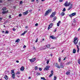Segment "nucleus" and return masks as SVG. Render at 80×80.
Wrapping results in <instances>:
<instances>
[{
  "label": "nucleus",
  "mask_w": 80,
  "mask_h": 80,
  "mask_svg": "<svg viewBox=\"0 0 80 80\" xmlns=\"http://www.w3.org/2000/svg\"><path fill=\"white\" fill-rule=\"evenodd\" d=\"M9 18H12V17H11V15H9Z\"/></svg>",
  "instance_id": "obj_55"
},
{
  "label": "nucleus",
  "mask_w": 80,
  "mask_h": 80,
  "mask_svg": "<svg viewBox=\"0 0 80 80\" xmlns=\"http://www.w3.org/2000/svg\"><path fill=\"white\" fill-rule=\"evenodd\" d=\"M78 42V39L77 37H75L74 39L73 42L75 45H77Z\"/></svg>",
  "instance_id": "obj_1"
},
{
  "label": "nucleus",
  "mask_w": 80,
  "mask_h": 80,
  "mask_svg": "<svg viewBox=\"0 0 80 80\" xmlns=\"http://www.w3.org/2000/svg\"><path fill=\"white\" fill-rule=\"evenodd\" d=\"M63 68V65H62L61 66H60V68Z\"/></svg>",
  "instance_id": "obj_29"
},
{
  "label": "nucleus",
  "mask_w": 80,
  "mask_h": 80,
  "mask_svg": "<svg viewBox=\"0 0 80 80\" xmlns=\"http://www.w3.org/2000/svg\"><path fill=\"white\" fill-rule=\"evenodd\" d=\"M28 13V11H27L26 12H23V15H27V13Z\"/></svg>",
  "instance_id": "obj_13"
},
{
  "label": "nucleus",
  "mask_w": 80,
  "mask_h": 80,
  "mask_svg": "<svg viewBox=\"0 0 80 80\" xmlns=\"http://www.w3.org/2000/svg\"><path fill=\"white\" fill-rule=\"evenodd\" d=\"M16 62L17 63H19V61H16Z\"/></svg>",
  "instance_id": "obj_57"
},
{
  "label": "nucleus",
  "mask_w": 80,
  "mask_h": 80,
  "mask_svg": "<svg viewBox=\"0 0 80 80\" xmlns=\"http://www.w3.org/2000/svg\"><path fill=\"white\" fill-rule=\"evenodd\" d=\"M70 3H68V1H67L64 3V6H66V7H69V6H70Z\"/></svg>",
  "instance_id": "obj_2"
},
{
  "label": "nucleus",
  "mask_w": 80,
  "mask_h": 80,
  "mask_svg": "<svg viewBox=\"0 0 80 80\" xmlns=\"http://www.w3.org/2000/svg\"><path fill=\"white\" fill-rule=\"evenodd\" d=\"M44 38H42V41H44Z\"/></svg>",
  "instance_id": "obj_63"
},
{
  "label": "nucleus",
  "mask_w": 80,
  "mask_h": 80,
  "mask_svg": "<svg viewBox=\"0 0 80 80\" xmlns=\"http://www.w3.org/2000/svg\"><path fill=\"white\" fill-rule=\"evenodd\" d=\"M61 14L62 16H63L64 15H65V12H62L61 13Z\"/></svg>",
  "instance_id": "obj_21"
},
{
  "label": "nucleus",
  "mask_w": 80,
  "mask_h": 80,
  "mask_svg": "<svg viewBox=\"0 0 80 80\" xmlns=\"http://www.w3.org/2000/svg\"><path fill=\"white\" fill-rule=\"evenodd\" d=\"M70 64V62H68L67 63H66V65H68V64Z\"/></svg>",
  "instance_id": "obj_50"
},
{
  "label": "nucleus",
  "mask_w": 80,
  "mask_h": 80,
  "mask_svg": "<svg viewBox=\"0 0 80 80\" xmlns=\"http://www.w3.org/2000/svg\"><path fill=\"white\" fill-rule=\"evenodd\" d=\"M66 9H65V8H64L62 10H66Z\"/></svg>",
  "instance_id": "obj_56"
},
{
  "label": "nucleus",
  "mask_w": 80,
  "mask_h": 80,
  "mask_svg": "<svg viewBox=\"0 0 80 80\" xmlns=\"http://www.w3.org/2000/svg\"><path fill=\"white\" fill-rule=\"evenodd\" d=\"M73 53H76V50H75V49H73Z\"/></svg>",
  "instance_id": "obj_20"
},
{
  "label": "nucleus",
  "mask_w": 80,
  "mask_h": 80,
  "mask_svg": "<svg viewBox=\"0 0 80 80\" xmlns=\"http://www.w3.org/2000/svg\"><path fill=\"white\" fill-rule=\"evenodd\" d=\"M66 59H67V57H66L63 60H66Z\"/></svg>",
  "instance_id": "obj_49"
},
{
  "label": "nucleus",
  "mask_w": 80,
  "mask_h": 80,
  "mask_svg": "<svg viewBox=\"0 0 80 80\" xmlns=\"http://www.w3.org/2000/svg\"><path fill=\"white\" fill-rule=\"evenodd\" d=\"M58 60L59 62H61V58L59 57L58 58Z\"/></svg>",
  "instance_id": "obj_26"
},
{
  "label": "nucleus",
  "mask_w": 80,
  "mask_h": 80,
  "mask_svg": "<svg viewBox=\"0 0 80 80\" xmlns=\"http://www.w3.org/2000/svg\"><path fill=\"white\" fill-rule=\"evenodd\" d=\"M2 10H6V8H3L2 9Z\"/></svg>",
  "instance_id": "obj_28"
},
{
  "label": "nucleus",
  "mask_w": 80,
  "mask_h": 80,
  "mask_svg": "<svg viewBox=\"0 0 80 80\" xmlns=\"http://www.w3.org/2000/svg\"><path fill=\"white\" fill-rule=\"evenodd\" d=\"M4 78L6 80H8V76H7V75L5 76L4 77Z\"/></svg>",
  "instance_id": "obj_19"
},
{
  "label": "nucleus",
  "mask_w": 80,
  "mask_h": 80,
  "mask_svg": "<svg viewBox=\"0 0 80 80\" xmlns=\"http://www.w3.org/2000/svg\"><path fill=\"white\" fill-rule=\"evenodd\" d=\"M20 40V39H18L15 42H19V41Z\"/></svg>",
  "instance_id": "obj_24"
},
{
  "label": "nucleus",
  "mask_w": 80,
  "mask_h": 80,
  "mask_svg": "<svg viewBox=\"0 0 80 80\" xmlns=\"http://www.w3.org/2000/svg\"><path fill=\"white\" fill-rule=\"evenodd\" d=\"M38 42V38H37V39H36L35 42Z\"/></svg>",
  "instance_id": "obj_41"
},
{
  "label": "nucleus",
  "mask_w": 80,
  "mask_h": 80,
  "mask_svg": "<svg viewBox=\"0 0 80 80\" xmlns=\"http://www.w3.org/2000/svg\"><path fill=\"white\" fill-rule=\"evenodd\" d=\"M35 70H38V67H37V66L35 67Z\"/></svg>",
  "instance_id": "obj_23"
},
{
  "label": "nucleus",
  "mask_w": 80,
  "mask_h": 80,
  "mask_svg": "<svg viewBox=\"0 0 80 80\" xmlns=\"http://www.w3.org/2000/svg\"><path fill=\"white\" fill-rule=\"evenodd\" d=\"M57 26H58V27H59V26L60 25V24H59V23H57Z\"/></svg>",
  "instance_id": "obj_45"
},
{
  "label": "nucleus",
  "mask_w": 80,
  "mask_h": 80,
  "mask_svg": "<svg viewBox=\"0 0 80 80\" xmlns=\"http://www.w3.org/2000/svg\"><path fill=\"white\" fill-rule=\"evenodd\" d=\"M2 19H3L2 18H0V21H1L2 20Z\"/></svg>",
  "instance_id": "obj_42"
},
{
  "label": "nucleus",
  "mask_w": 80,
  "mask_h": 80,
  "mask_svg": "<svg viewBox=\"0 0 80 80\" xmlns=\"http://www.w3.org/2000/svg\"><path fill=\"white\" fill-rule=\"evenodd\" d=\"M26 46L24 45L23 47V48H26Z\"/></svg>",
  "instance_id": "obj_44"
},
{
  "label": "nucleus",
  "mask_w": 80,
  "mask_h": 80,
  "mask_svg": "<svg viewBox=\"0 0 80 80\" xmlns=\"http://www.w3.org/2000/svg\"><path fill=\"white\" fill-rule=\"evenodd\" d=\"M51 74H52L53 75V70L51 71Z\"/></svg>",
  "instance_id": "obj_33"
},
{
  "label": "nucleus",
  "mask_w": 80,
  "mask_h": 80,
  "mask_svg": "<svg viewBox=\"0 0 80 80\" xmlns=\"http://www.w3.org/2000/svg\"><path fill=\"white\" fill-rule=\"evenodd\" d=\"M75 15H76V12H74L72 13L71 14H69V16L70 17H73V16H75Z\"/></svg>",
  "instance_id": "obj_4"
},
{
  "label": "nucleus",
  "mask_w": 80,
  "mask_h": 80,
  "mask_svg": "<svg viewBox=\"0 0 80 80\" xmlns=\"http://www.w3.org/2000/svg\"><path fill=\"white\" fill-rule=\"evenodd\" d=\"M44 48H43V50H45V49H46V48H46V47H44Z\"/></svg>",
  "instance_id": "obj_54"
},
{
  "label": "nucleus",
  "mask_w": 80,
  "mask_h": 80,
  "mask_svg": "<svg viewBox=\"0 0 80 80\" xmlns=\"http://www.w3.org/2000/svg\"><path fill=\"white\" fill-rule=\"evenodd\" d=\"M49 63V61H47V64H48V63Z\"/></svg>",
  "instance_id": "obj_47"
},
{
  "label": "nucleus",
  "mask_w": 80,
  "mask_h": 80,
  "mask_svg": "<svg viewBox=\"0 0 80 80\" xmlns=\"http://www.w3.org/2000/svg\"><path fill=\"white\" fill-rule=\"evenodd\" d=\"M72 7H70L69 8L68 10H71V9H72Z\"/></svg>",
  "instance_id": "obj_25"
},
{
  "label": "nucleus",
  "mask_w": 80,
  "mask_h": 80,
  "mask_svg": "<svg viewBox=\"0 0 80 80\" xmlns=\"http://www.w3.org/2000/svg\"><path fill=\"white\" fill-rule=\"evenodd\" d=\"M27 31H24V32L21 34V36L24 35H25V33H27Z\"/></svg>",
  "instance_id": "obj_11"
},
{
  "label": "nucleus",
  "mask_w": 80,
  "mask_h": 80,
  "mask_svg": "<svg viewBox=\"0 0 80 80\" xmlns=\"http://www.w3.org/2000/svg\"><path fill=\"white\" fill-rule=\"evenodd\" d=\"M11 74H13H13H15V72H14V70H11Z\"/></svg>",
  "instance_id": "obj_18"
},
{
  "label": "nucleus",
  "mask_w": 80,
  "mask_h": 80,
  "mask_svg": "<svg viewBox=\"0 0 80 80\" xmlns=\"http://www.w3.org/2000/svg\"><path fill=\"white\" fill-rule=\"evenodd\" d=\"M8 12V11H3L2 12V14H6V13H7Z\"/></svg>",
  "instance_id": "obj_10"
},
{
  "label": "nucleus",
  "mask_w": 80,
  "mask_h": 80,
  "mask_svg": "<svg viewBox=\"0 0 80 80\" xmlns=\"http://www.w3.org/2000/svg\"><path fill=\"white\" fill-rule=\"evenodd\" d=\"M45 78L44 77H41V79L42 80H43Z\"/></svg>",
  "instance_id": "obj_38"
},
{
  "label": "nucleus",
  "mask_w": 80,
  "mask_h": 80,
  "mask_svg": "<svg viewBox=\"0 0 80 80\" xmlns=\"http://www.w3.org/2000/svg\"><path fill=\"white\" fill-rule=\"evenodd\" d=\"M76 20L75 19H74L73 21V23H75V22H76Z\"/></svg>",
  "instance_id": "obj_36"
},
{
  "label": "nucleus",
  "mask_w": 80,
  "mask_h": 80,
  "mask_svg": "<svg viewBox=\"0 0 80 80\" xmlns=\"http://www.w3.org/2000/svg\"><path fill=\"white\" fill-rule=\"evenodd\" d=\"M46 47H47L48 48H49L50 47V44H48V45L46 46Z\"/></svg>",
  "instance_id": "obj_17"
},
{
  "label": "nucleus",
  "mask_w": 80,
  "mask_h": 80,
  "mask_svg": "<svg viewBox=\"0 0 80 80\" xmlns=\"http://www.w3.org/2000/svg\"><path fill=\"white\" fill-rule=\"evenodd\" d=\"M61 23V21H59L58 22V23Z\"/></svg>",
  "instance_id": "obj_53"
},
{
  "label": "nucleus",
  "mask_w": 80,
  "mask_h": 80,
  "mask_svg": "<svg viewBox=\"0 0 80 80\" xmlns=\"http://www.w3.org/2000/svg\"><path fill=\"white\" fill-rule=\"evenodd\" d=\"M50 38H52V39H56V38L53 37V36H51L50 37Z\"/></svg>",
  "instance_id": "obj_14"
},
{
  "label": "nucleus",
  "mask_w": 80,
  "mask_h": 80,
  "mask_svg": "<svg viewBox=\"0 0 80 80\" xmlns=\"http://www.w3.org/2000/svg\"><path fill=\"white\" fill-rule=\"evenodd\" d=\"M49 68H50V66H47L45 67L44 70H48Z\"/></svg>",
  "instance_id": "obj_6"
},
{
  "label": "nucleus",
  "mask_w": 80,
  "mask_h": 80,
  "mask_svg": "<svg viewBox=\"0 0 80 80\" xmlns=\"http://www.w3.org/2000/svg\"><path fill=\"white\" fill-rule=\"evenodd\" d=\"M62 62H60V66H61V65H62Z\"/></svg>",
  "instance_id": "obj_52"
},
{
  "label": "nucleus",
  "mask_w": 80,
  "mask_h": 80,
  "mask_svg": "<svg viewBox=\"0 0 80 80\" xmlns=\"http://www.w3.org/2000/svg\"><path fill=\"white\" fill-rule=\"evenodd\" d=\"M19 17H21L22 16V14H19Z\"/></svg>",
  "instance_id": "obj_43"
},
{
  "label": "nucleus",
  "mask_w": 80,
  "mask_h": 80,
  "mask_svg": "<svg viewBox=\"0 0 80 80\" xmlns=\"http://www.w3.org/2000/svg\"><path fill=\"white\" fill-rule=\"evenodd\" d=\"M72 6H73V4H70V6L71 7H72Z\"/></svg>",
  "instance_id": "obj_48"
},
{
  "label": "nucleus",
  "mask_w": 80,
  "mask_h": 80,
  "mask_svg": "<svg viewBox=\"0 0 80 80\" xmlns=\"http://www.w3.org/2000/svg\"><path fill=\"white\" fill-rule=\"evenodd\" d=\"M56 79H57V77H56V76H54V80H56Z\"/></svg>",
  "instance_id": "obj_32"
},
{
  "label": "nucleus",
  "mask_w": 80,
  "mask_h": 80,
  "mask_svg": "<svg viewBox=\"0 0 80 80\" xmlns=\"http://www.w3.org/2000/svg\"><path fill=\"white\" fill-rule=\"evenodd\" d=\"M5 33H8V31H6V32H5Z\"/></svg>",
  "instance_id": "obj_37"
},
{
  "label": "nucleus",
  "mask_w": 80,
  "mask_h": 80,
  "mask_svg": "<svg viewBox=\"0 0 80 80\" xmlns=\"http://www.w3.org/2000/svg\"><path fill=\"white\" fill-rule=\"evenodd\" d=\"M53 25V23H51L49 25L48 28V30H49L52 27V25Z\"/></svg>",
  "instance_id": "obj_8"
},
{
  "label": "nucleus",
  "mask_w": 80,
  "mask_h": 80,
  "mask_svg": "<svg viewBox=\"0 0 80 80\" xmlns=\"http://www.w3.org/2000/svg\"><path fill=\"white\" fill-rule=\"evenodd\" d=\"M56 12H52L51 15H50L51 17H55V16L56 14Z\"/></svg>",
  "instance_id": "obj_3"
},
{
  "label": "nucleus",
  "mask_w": 80,
  "mask_h": 80,
  "mask_svg": "<svg viewBox=\"0 0 80 80\" xmlns=\"http://www.w3.org/2000/svg\"><path fill=\"white\" fill-rule=\"evenodd\" d=\"M39 69L40 71H42V68H39Z\"/></svg>",
  "instance_id": "obj_34"
},
{
  "label": "nucleus",
  "mask_w": 80,
  "mask_h": 80,
  "mask_svg": "<svg viewBox=\"0 0 80 80\" xmlns=\"http://www.w3.org/2000/svg\"><path fill=\"white\" fill-rule=\"evenodd\" d=\"M79 45L80 47V42H79Z\"/></svg>",
  "instance_id": "obj_64"
},
{
  "label": "nucleus",
  "mask_w": 80,
  "mask_h": 80,
  "mask_svg": "<svg viewBox=\"0 0 80 80\" xmlns=\"http://www.w3.org/2000/svg\"><path fill=\"white\" fill-rule=\"evenodd\" d=\"M79 48H78V50L77 51L78 53V52H79Z\"/></svg>",
  "instance_id": "obj_39"
},
{
  "label": "nucleus",
  "mask_w": 80,
  "mask_h": 80,
  "mask_svg": "<svg viewBox=\"0 0 80 80\" xmlns=\"http://www.w3.org/2000/svg\"><path fill=\"white\" fill-rule=\"evenodd\" d=\"M24 67H22L20 68L21 70V71H23L24 70Z\"/></svg>",
  "instance_id": "obj_15"
},
{
  "label": "nucleus",
  "mask_w": 80,
  "mask_h": 80,
  "mask_svg": "<svg viewBox=\"0 0 80 80\" xmlns=\"http://www.w3.org/2000/svg\"><path fill=\"white\" fill-rule=\"evenodd\" d=\"M80 31V28H79L78 29V31Z\"/></svg>",
  "instance_id": "obj_60"
},
{
  "label": "nucleus",
  "mask_w": 80,
  "mask_h": 80,
  "mask_svg": "<svg viewBox=\"0 0 80 80\" xmlns=\"http://www.w3.org/2000/svg\"><path fill=\"white\" fill-rule=\"evenodd\" d=\"M64 51V50H63L62 51V53H63V52Z\"/></svg>",
  "instance_id": "obj_61"
},
{
  "label": "nucleus",
  "mask_w": 80,
  "mask_h": 80,
  "mask_svg": "<svg viewBox=\"0 0 80 80\" xmlns=\"http://www.w3.org/2000/svg\"><path fill=\"white\" fill-rule=\"evenodd\" d=\"M53 74H50V75H49V77H52V75H53Z\"/></svg>",
  "instance_id": "obj_30"
},
{
  "label": "nucleus",
  "mask_w": 80,
  "mask_h": 80,
  "mask_svg": "<svg viewBox=\"0 0 80 80\" xmlns=\"http://www.w3.org/2000/svg\"><path fill=\"white\" fill-rule=\"evenodd\" d=\"M12 30L13 31H15V28H13Z\"/></svg>",
  "instance_id": "obj_46"
},
{
  "label": "nucleus",
  "mask_w": 80,
  "mask_h": 80,
  "mask_svg": "<svg viewBox=\"0 0 80 80\" xmlns=\"http://www.w3.org/2000/svg\"><path fill=\"white\" fill-rule=\"evenodd\" d=\"M56 31H57V30L56 29H55L54 30V32H56Z\"/></svg>",
  "instance_id": "obj_62"
},
{
  "label": "nucleus",
  "mask_w": 80,
  "mask_h": 80,
  "mask_svg": "<svg viewBox=\"0 0 80 80\" xmlns=\"http://www.w3.org/2000/svg\"><path fill=\"white\" fill-rule=\"evenodd\" d=\"M55 67L58 68H60V66H58V63H55Z\"/></svg>",
  "instance_id": "obj_9"
},
{
  "label": "nucleus",
  "mask_w": 80,
  "mask_h": 80,
  "mask_svg": "<svg viewBox=\"0 0 80 80\" xmlns=\"http://www.w3.org/2000/svg\"><path fill=\"white\" fill-rule=\"evenodd\" d=\"M78 63L79 64H80V59L78 60Z\"/></svg>",
  "instance_id": "obj_40"
},
{
  "label": "nucleus",
  "mask_w": 80,
  "mask_h": 80,
  "mask_svg": "<svg viewBox=\"0 0 80 80\" xmlns=\"http://www.w3.org/2000/svg\"><path fill=\"white\" fill-rule=\"evenodd\" d=\"M51 12V11L50 10H48L47 11L45 14V16H47V15H48L49 13L50 12Z\"/></svg>",
  "instance_id": "obj_5"
},
{
  "label": "nucleus",
  "mask_w": 80,
  "mask_h": 80,
  "mask_svg": "<svg viewBox=\"0 0 80 80\" xmlns=\"http://www.w3.org/2000/svg\"><path fill=\"white\" fill-rule=\"evenodd\" d=\"M22 3H23V2H22V1H20V4L21 5H22Z\"/></svg>",
  "instance_id": "obj_31"
},
{
  "label": "nucleus",
  "mask_w": 80,
  "mask_h": 80,
  "mask_svg": "<svg viewBox=\"0 0 80 80\" xmlns=\"http://www.w3.org/2000/svg\"><path fill=\"white\" fill-rule=\"evenodd\" d=\"M66 74L67 75H69L70 74V71H68L66 72Z\"/></svg>",
  "instance_id": "obj_16"
},
{
  "label": "nucleus",
  "mask_w": 80,
  "mask_h": 80,
  "mask_svg": "<svg viewBox=\"0 0 80 80\" xmlns=\"http://www.w3.org/2000/svg\"><path fill=\"white\" fill-rule=\"evenodd\" d=\"M15 74H12V78H15Z\"/></svg>",
  "instance_id": "obj_12"
},
{
  "label": "nucleus",
  "mask_w": 80,
  "mask_h": 80,
  "mask_svg": "<svg viewBox=\"0 0 80 80\" xmlns=\"http://www.w3.org/2000/svg\"><path fill=\"white\" fill-rule=\"evenodd\" d=\"M37 74H38V75H40V73H37Z\"/></svg>",
  "instance_id": "obj_59"
},
{
  "label": "nucleus",
  "mask_w": 80,
  "mask_h": 80,
  "mask_svg": "<svg viewBox=\"0 0 80 80\" xmlns=\"http://www.w3.org/2000/svg\"><path fill=\"white\" fill-rule=\"evenodd\" d=\"M20 72H16V75H18V74H20Z\"/></svg>",
  "instance_id": "obj_22"
},
{
  "label": "nucleus",
  "mask_w": 80,
  "mask_h": 80,
  "mask_svg": "<svg viewBox=\"0 0 80 80\" xmlns=\"http://www.w3.org/2000/svg\"><path fill=\"white\" fill-rule=\"evenodd\" d=\"M38 23H37L35 24V26H36V27H37V26H38Z\"/></svg>",
  "instance_id": "obj_35"
},
{
  "label": "nucleus",
  "mask_w": 80,
  "mask_h": 80,
  "mask_svg": "<svg viewBox=\"0 0 80 80\" xmlns=\"http://www.w3.org/2000/svg\"><path fill=\"white\" fill-rule=\"evenodd\" d=\"M56 18H57V17H55L54 18H53V21H55V20H56Z\"/></svg>",
  "instance_id": "obj_27"
},
{
  "label": "nucleus",
  "mask_w": 80,
  "mask_h": 80,
  "mask_svg": "<svg viewBox=\"0 0 80 80\" xmlns=\"http://www.w3.org/2000/svg\"><path fill=\"white\" fill-rule=\"evenodd\" d=\"M35 60H36V58H32V59H29V60L31 63H32V62H35Z\"/></svg>",
  "instance_id": "obj_7"
},
{
  "label": "nucleus",
  "mask_w": 80,
  "mask_h": 80,
  "mask_svg": "<svg viewBox=\"0 0 80 80\" xmlns=\"http://www.w3.org/2000/svg\"><path fill=\"white\" fill-rule=\"evenodd\" d=\"M2 33H5V31H2Z\"/></svg>",
  "instance_id": "obj_58"
},
{
  "label": "nucleus",
  "mask_w": 80,
  "mask_h": 80,
  "mask_svg": "<svg viewBox=\"0 0 80 80\" xmlns=\"http://www.w3.org/2000/svg\"><path fill=\"white\" fill-rule=\"evenodd\" d=\"M63 0H59V1H60V2H63Z\"/></svg>",
  "instance_id": "obj_51"
}]
</instances>
